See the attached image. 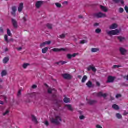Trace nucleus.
I'll list each match as a JSON object with an SVG mask.
<instances>
[{"instance_id":"nucleus-38","label":"nucleus","mask_w":128,"mask_h":128,"mask_svg":"<svg viewBox=\"0 0 128 128\" xmlns=\"http://www.w3.org/2000/svg\"><path fill=\"white\" fill-rule=\"evenodd\" d=\"M67 58L68 60H72V56L71 54H68Z\"/></svg>"},{"instance_id":"nucleus-21","label":"nucleus","mask_w":128,"mask_h":128,"mask_svg":"<svg viewBox=\"0 0 128 128\" xmlns=\"http://www.w3.org/2000/svg\"><path fill=\"white\" fill-rule=\"evenodd\" d=\"M65 108H68V110H70V112L74 111V109L72 108V105L70 104H66L65 106Z\"/></svg>"},{"instance_id":"nucleus-44","label":"nucleus","mask_w":128,"mask_h":128,"mask_svg":"<svg viewBox=\"0 0 128 128\" xmlns=\"http://www.w3.org/2000/svg\"><path fill=\"white\" fill-rule=\"evenodd\" d=\"M66 38V34H62L60 35V38Z\"/></svg>"},{"instance_id":"nucleus-42","label":"nucleus","mask_w":128,"mask_h":128,"mask_svg":"<svg viewBox=\"0 0 128 128\" xmlns=\"http://www.w3.org/2000/svg\"><path fill=\"white\" fill-rule=\"evenodd\" d=\"M122 96L120 94H118L116 96V98H122Z\"/></svg>"},{"instance_id":"nucleus-61","label":"nucleus","mask_w":128,"mask_h":128,"mask_svg":"<svg viewBox=\"0 0 128 128\" xmlns=\"http://www.w3.org/2000/svg\"><path fill=\"white\" fill-rule=\"evenodd\" d=\"M68 2H63V4H66L68 5Z\"/></svg>"},{"instance_id":"nucleus-51","label":"nucleus","mask_w":128,"mask_h":128,"mask_svg":"<svg viewBox=\"0 0 128 128\" xmlns=\"http://www.w3.org/2000/svg\"><path fill=\"white\" fill-rule=\"evenodd\" d=\"M22 95V90H19L18 94V96H20Z\"/></svg>"},{"instance_id":"nucleus-22","label":"nucleus","mask_w":128,"mask_h":128,"mask_svg":"<svg viewBox=\"0 0 128 128\" xmlns=\"http://www.w3.org/2000/svg\"><path fill=\"white\" fill-rule=\"evenodd\" d=\"M110 30H116V28H118V24H114L110 26Z\"/></svg>"},{"instance_id":"nucleus-23","label":"nucleus","mask_w":128,"mask_h":128,"mask_svg":"<svg viewBox=\"0 0 128 128\" xmlns=\"http://www.w3.org/2000/svg\"><path fill=\"white\" fill-rule=\"evenodd\" d=\"M64 101L65 104H68V102H70V99L68 98H65L64 100Z\"/></svg>"},{"instance_id":"nucleus-34","label":"nucleus","mask_w":128,"mask_h":128,"mask_svg":"<svg viewBox=\"0 0 128 128\" xmlns=\"http://www.w3.org/2000/svg\"><path fill=\"white\" fill-rule=\"evenodd\" d=\"M28 66H30V64H23V68L26 69V68H28Z\"/></svg>"},{"instance_id":"nucleus-24","label":"nucleus","mask_w":128,"mask_h":128,"mask_svg":"<svg viewBox=\"0 0 128 128\" xmlns=\"http://www.w3.org/2000/svg\"><path fill=\"white\" fill-rule=\"evenodd\" d=\"M86 80H88V76H84L82 80V84H84L86 82Z\"/></svg>"},{"instance_id":"nucleus-55","label":"nucleus","mask_w":128,"mask_h":128,"mask_svg":"<svg viewBox=\"0 0 128 128\" xmlns=\"http://www.w3.org/2000/svg\"><path fill=\"white\" fill-rule=\"evenodd\" d=\"M96 84L97 86H98V87L100 86V82H96Z\"/></svg>"},{"instance_id":"nucleus-39","label":"nucleus","mask_w":128,"mask_h":128,"mask_svg":"<svg viewBox=\"0 0 128 128\" xmlns=\"http://www.w3.org/2000/svg\"><path fill=\"white\" fill-rule=\"evenodd\" d=\"M34 96V94H28V98H32Z\"/></svg>"},{"instance_id":"nucleus-48","label":"nucleus","mask_w":128,"mask_h":128,"mask_svg":"<svg viewBox=\"0 0 128 128\" xmlns=\"http://www.w3.org/2000/svg\"><path fill=\"white\" fill-rule=\"evenodd\" d=\"M4 28H0V34H4Z\"/></svg>"},{"instance_id":"nucleus-50","label":"nucleus","mask_w":128,"mask_h":128,"mask_svg":"<svg viewBox=\"0 0 128 128\" xmlns=\"http://www.w3.org/2000/svg\"><path fill=\"white\" fill-rule=\"evenodd\" d=\"M46 46V42H44L43 44H41L40 45V48H44V46Z\"/></svg>"},{"instance_id":"nucleus-19","label":"nucleus","mask_w":128,"mask_h":128,"mask_svg":"<svg viewBox=\"0 0 128 128\" xmlns=\"http://www.w3.org/2000/svg\"><path fill=\"white\" fill-rule=\"evenodd\" d=\"M86 86L89 88H94V86L92 85V82L90 81H88L87 84H86Z\"/></svg>"},{"instance_id":"nucleus-18","label":"nucleus","mask_w":128,"mask_h":128,"mask_svg":"<svg viewBox=\"0 0 128 128\" xmlns=\"http://www.w3.org/2000/svg\"><path fill=\"white\" fill-rule=\"evenodd\" d=\"M118 40H119L120 42H122L126 40V38L124 37H122V36H119L117 37Z\"/></svg>"},{"instance_id":"nucleus-57","label":"nucleus","mask_w":128,"mask_h":128,"mask_svg":"<svg viewBox=\"0 0 128 128\" xmlns=\"http://www.w3.org/2000/svg\"><path fill=\"white\" fill-rule=\"evenodd\" d=\"M128 113L126 112V111H124V113L123 114V116H128Z\"/></svg>"},{"instance_id":"nucleus-27","label":"nucleus","mask_w":128,"mask_h":128,"mask_svg":"<svg viewBox=\"0 0 128 128\" xmlns=\"http://www.w3.org/2000/svg\"><path fill=\"white\" fill-rule=\"evenodd\" d=\"M48 48L46 47L42 50V54H46V52H48Z\"/></svg>"},{"instance_id":"nucleus-35","label":"nucleus","mask_w":128,"mask_h":128,"mask_svg":"<svg viewBox=\"0 0 128 128\" xmlns=\"http://www.w3.org/2000/svg\"><path fill=\"white\" fill-rule=\"evenodd\" d=\"M7 34L9 36H12V34L10 29H7Z\"/></svg>"},{"instance_id":"nucleus-47","label":"nucleus","mask_w":128,"mask_h":128,"mask_svg":"<svg viewBox=\"0 0 128 128\" xmlns=\"http://www.w3.org/2000/svg\"><path fill=\"white\" fill-rule=\"evenodd\" d=\"M44 124L46 126H50V123L47 120L45 121Z\"/></svg>"},{"instance_id":"nucleus-15","label":"nucleus","mask_w":128,"mask_h":128,"mask_svg":"<svg viewBox=\"0 0 128 128\" xmlns=\"http://www.w3.org/2000/svg\"><path fill=\"white\" fill-rule=\"evenodd\" d=\"M97 96L99 97L102 96V98H106L108 96V94H103L102 92H100L98 94Z\"/></svg>"},{"instance_id":"nucleus-41","label":"nucleus","mask_w":128,"mask_h":128,"mask_svg":"<svg viewBox=\"0 0 128 128\" xmlns=\"http://www.w3.org/2000/svg\"><path fill=\"white\" fill-rule=\"evenodd\" d=\"M60 66H64V64H66V62H64V61H60Z\"/></svg>"},{"instance_id":"nucleus-4","label":"nucleus","mask_w":128,"mask_h":128,"mask_svg":"<svg viewBox=\"0 0 128 128\" xmlns=\"http://www.w3.org/2000/svg\"><path fill=\"white\" fill-rule=\"evenodd\" d=\"M86 100L88 102V104L90 106H94L98 104V100H92L90 99H86Z\"/></svg>"},{"instance_id":"nucleus-33","label":"nucleus","mask_w":128,"mask_h":128,"mask_svg":"<svg viewBox=\"0 0 128 128\" xmlns=\"http://www.w3.org/2000/svg\"><path fill=\"white\" fill-rule=\"evenodd\" d=\"M5 40L8 44L10 42V41L8 40V35H5L4 36Z\"/></svg>"},{"instance_id":"nucleus-16","label":"nucleus","mask_w":128,"mask_h":128,"mask_svg":"<svg viewBox=\"0 0 128 128\" xmlns=\"http://www.w3.org/2000/svg\"><path fill=\"white\" fill-rule=\"evenodd\" d=\"M24 10V3H20L18 8V11L19 12H22Z\"/></svg>"},{"instance_id":"nucleus-43","label":"nucleus","mask_w":128,"mask_h":128,"mask_svg":"<svg viewBox=\"0 0 128 128\" xmlns=\"http://www.w3.org/2000/svg\"><path fill=\"white\" fill-rule=\"evenodd\" d=\"M8 114H10V110H7L4 114L3 116H6Z\"/></svg>"},{"instance_id":"nucleus-40","label":"nucleus","mask_w":128,"mask_h":128,"mask_svg":"<svg viewBox=\"0 0 128 128\" xmlns=\"http://www.w3.org/2000/svg\"><path fill=\"white\" fill-rule=\"evenodd\" d=\"M116 116H117L118 118H119V119L122 118V116L120 114H117Z\"/></svg>"},{"instance_id":"nucleus-25","label":"nucleus","mask_w":128,"mask_h":128,"mask_svg":"<svg viewBox=\"0 0 128 128\" xmlns=\"http://www.w3.org/2000/svg\"><path fill=\"white\" fill-rule=\"evenodd\" d=\"M100 52V49L98 48H92V52Z\"/></svg>"},{"instance_id":"nucleus-9","label":"nucleus","mask_w":128,"mask_h":128,"mask_svg":"<svg viewBox=\"0 0 128 128\" xmlns=\"http://www.w3.org/2000/svg\"><path fill=\"white\" fill-rule=\"evenodd\" d=\"M52 50L54 52H66V49H64V48H61L60 49L54 48Z\"/></svg>"},{"instance_id":"nucleus-1","label":"nucleus","mask_w":128,"mask_h":128,"mask_svg":"<svg viewBox=\"0 0 128 128\" xmlns=\"http://www.w3.org/2000/svg\"><path fill=\"white\" fill-rule=\"evenodd\" d=\"M50 122L51 124H56V126H59V124H60V122H62V118H60V116H55V118H50Z\"/></svg>"},{"instance_id":"nucleus-53","label":"nucleus","mask_w":128,"mask_h":128,"mask_svg":"<svg viewBox=\"0 0 128 128\" xmlns=\"http://www.w3.org/2000/svg\"><path fill=\"white\" fill-rule=\"evenodd\" d=\"M120 68V66L116 65L113 66V68Z\"/></svg>"},{"instance_id":"nucleus-30","label":"nucleus","mask_w":128,"mask_h":128,"mask_svg":"<svg viewBox=\"0 0 128 128\" xmlns=\"http://www.w3.org/2000/svg\"><path fill=\"white\" fill-rule=\"evenodd\" d=\"M46 26L48 30H52V24H47Z\"/></svg>"},{"instance_id":"nucleus-56","label":"nucleus","mask_w":128,"mask_h":128,"mask_svg":"<svg viewBox=\"0 0 128 128\" xmlns=\"http://www.w3.org/2000/svg\"><path fill=\"white\" fill-rule=\"evenodd\" d=\"M76 56H78V54H72V58H76Z\"/></svg>"},{"instance_id":"nucleus-13","label":"nucleus","mask_w":128,"mask_h":128,"mask_svg":"<svg viewBox=\"0 0 128 128\" xmlns=\"http://www.w3.org/2000/svg\"><path fill=\"white\" fill-rule=\"evenodd\" d=\"M120 52L121 53V54H122V56H125L126 54L128 52V50H126V49L122 48H120Z\"/></svg>"},{"instance_id":"nucleus-62","label":"nucleus","mask_w":128,"mask_h":128,"mask_svg":"<svg viewBox=\"0 0 128 128\" xmlns=\"http://www.w3.org/2000/svg\"><path fill=\"white\" fill-rule=\"evenodd\" d=\"M4 102H6V100H8V98L6 96H4Z\"/></svg>"},{"instance_id":"nucleus-5","label":"nucleus","mask_w":128,"mask_h":128,"mask_svg":"<svg viewBox=\"0 0 128 128\" xmlns=\"http://www.w3.org/2000/svg\"><path fill=\"white\" fill-rule=\"evenodd\" d=\"M64 80H70L72 78V76L68 74H64L62 75Z\"/></svg>"},{"instance_id":"nucleus-26","label":"nucleus","mask_w":128,"mask_h":128,"mask_svg":"<svg viewBox=\"0 0 128 128\" xmlns=\"http://www.w3.org/2000/svg\"><path fill=\"white\" fill-rule=\"evenodd\" d=\"M8 74V72L6 70H4L2 72V76H7Z\"/></svg>"},{"instance_id":"nucleus-3","label":"nucleus","mask_w":128,"mask_h":128,"mask_svg":"<svg viewBox=\"0 0 128 128\" xmlns=\"http://www.w3.org/2000/svg\"><path fill=\"white\" fill-rule=\"evenodd\" d=\"M118 34H120V30H118V29L107 32V34L110 36H116Z\"/></svg>"},{"instance_id":"nucleus-49","label":"nucleus","mask_w":128,"mask_h":128,"mask_svg":"<svg viewBox=\"0 0 128 128\" xmlns=\"http://www.w3.org/2000/svg\"><path fill=\"white\" fill-rule=\"evenodd\" d=\"M48 94H52V90L48 89Z\"/></svg>"},{"instance_id":"nucleus-8","label":"nucleus","mask_w":128,"mask_h":128,"mask_svg":"<svg viewBox=\"0 0 128 128\" xmlns=\"http://www.w3.org/2000/svg\"><path fill=\"white\" fill-rule=\"evenodd\" d=\"M114 2L118 4H120V2L121 4L124 6V0H113Z\"/></svg>"},{"instance_id":"nucleus-60","label":"nucleus","mask_w":128,"mask_h":128,"mask_svg":"<svg viewBox=\"0 0 128 128\" xmlns=\"http://www.w3.org/2000/svg\"><path fill=\"white\" fill-rule=\"evenodd\" d=\"M96 128H102V126H100V125H97L96 126Z\"/></svg>"},{"instance_id":"nucleus-17","label":"nucleus","mask_w":128,"mask_h":128,"mask_svg":"<svg viewBox=\"0 0 128 128\" xmlns=\"http://www.w3.org/2000/svg\"><path fill=\"white\" fill-rule=\"evenodd\" d=\"M92 72H96V69L94 68V67H92V66H90L88 68V72H90V70H92Z\"/></svg>"},{"instance_id":"nucleus-20","label":"nucleus","mask_w":128,"mask_h":128,"mask_svg":"<svg viewBox=\"0 0 128 128\" xmlns=\"http://www.w3.org/2000/svg\"><path fill=\"white\" fill-rule=\"evenodd\" d=\"M10 61V57H6L4 60H3V64H6L8 62Z\"/></svg>"},{"instance_id":"nucleus-2","label":"nucleus","mask_w":128,"mask_h":128,"mask_svg":"<svg viewBox=\"0 0 128 128\" xmlns=\"http://www.w3.org/2000/svg\"><path fill=\"white\" fill-rule=\"evenodd\" d=\"M94 18H106V14L102 12L96 13L93 14Z\"/></svg>"},{"instance_id":"nucleus-46","label":"nucleus","mask_w":128,"mask_h":128,"mask_svg":"<svg viewBox=\"0 0 128 128\" xmlns=\"http://www.w3.org/2000/svg\"><path fill=\"white\" fill-rule=\"evenodd\" d=\"M46 43V44L48 45V46H50V44H52V42L51 41H48V42H45Z\"/></svg>"},{"instance_id":"nucleus-59","label":"nucleus","mask_w":128,"mask_h":128,"mask_svg":"<svg viewBox=\"0 0 128 128\" xmlns=\"http://www.w3.org/2000/svg\"><path fill=\"white\" fill-rule=\"evenodd\" d=\"M16 49L18 50H22V48L20 47L18 48H17Z\"/></svg>"},{"instance_id":"nucleus-7","label":"nucleus","mask_w":128,"mask_h":128,"mask_svg":"<svg viewBox=\"0 0 128 128\" xmlns=\"http://www.w3.org/2000/svg\"><path fill=\"white\" fill-rule=\"evenodd\" d=\"M12 22L14 28H18V22H16V20L14 18L12 19Z\"/></svg>"},{"instance_id":"nucleus-6","label":"nucleus","mask_w":128,"mask_h":128,"mask_svg":"<svg viewBox=\"0 0 128 128\" xmlns=\"http://www.w3.org/2000/svg\"><path fill=\"white\" fill-rule=\"evenodd\" d=\"M114 80H116V77H113L112 76H108L106 83L110 84L112 82H114Z\"/></svg>"},{"instance_id":"nucleus-29","label":"nucleus","mask_w":128,"mask_h":128,"mask_svg":"<svg viewBox=\"0 0 128 128\" xmlns=\"http://www.w3.org/2000/svg\"><path fill=\"white\" fill-rule=\"evenodd\" d=\"M88 40H82L80 41V44H88Z\"/></svg>"},{"instance_id":"nucleus-63","label":"nucleus","mask_w":128,"mask_h":128,"mask_svg":"<svg viewBox=\"0 0 128 128\" xmlns=\"http://www.w3.org/2000/svg\"><path fill=\"white\" fill-rule=\"evenodd\" d=\"M78 18H80V19L84 18V17L82 16H78Z\"/></svg>"},{"instance_id":"nucleus-36","label":"nucleus","mask_w":128,"mask_h":128,"mask_svg":"<svg viewBox=\"0 0 128 128\" xmlns=\"http://www.w3.org/2000/svg\"><path fill=\"white\" fill-rule=\"evenodd\" d=\"M96 34H100V32H102V30H100V28H98L96 30Z\"/></svg>"},{"instance_id":"nucleus-11","label":"nucleus","mask_w":128,"mask_h":128,"mask_svg":"<svg viewBox=\"0 0 128 128\" xmlns=\"http://www.w3.org/2000/svg\"><path fill=\"white\" fill-rule=\"evenodd\" d=\"M31 117L32 118V122H34L36 124H38V119L36 118V117L34 115H32Z\"/></svg>"},{"instance_id":"nucleus-37","label":"nucleus","mask_w":128,"mask_h":128,"mask_svg":"<svg viewBox=\"0 0 128 128\" xmlns=\"http://www.w3.org/2000/svg\"><path fill=\"white\" fill-rule=\"evenodd\" d=\"M56 6L58 8H62V5L60 3H56Z\"/></svg>"},{"instance_id":"nucleus-58","label":"nucleus","mask_w":128,"mask_h":128,"mask_svg":"<svg viewBox=\"0 0 128 128\" xmlns=\"http://www.w3.org/2000/svg\"><path fill=\"white\" fill-rule=\"evenodd\" d=\"M100 26V24H98V23H96L94 24V26Z\"/></svg>"},{"instance_id":"nucleus-14","label":"nucleus","mask_w":128,"mask_h":128,"mask_svg":"<svg viewBox=\"0 0 128 128\" xmlns=\"http://www.w3.org/2000/svg\"><path fill=\"white\" fill-rule=\"evenodd\" d=\"M100 6L102 12H108V8L106 6H104L102 5H100Z\"/></svg>"},{"instance_id":"nucleus-12","label":"nucleus","mask_w":128,"mask_h":128,"mask_svg":"<svg viewBox=\"0 0 128 128\" xmlns=\"http://www.w3.org/2000/svg\"><path fill=\"white\" fill-rule=\"evenodd\" d=\"M16 6L12 7V12L11 14L14 17H16Z\"/></svg>"},{"instance_id":"nucleus-52","label":"nucleus","mask_w":128,"mask_h":128,"mask_svg":"<svg viewBox=\"0 0 128 128\" xmlns=\"http://www.w3.org/2000/svg\"><path fill=\"white\" fill-rule=\"evenodd\" d=\"M124 8H125V10H126V12L127 14H128V6H126Z\"/></svg>"},{"instance_id":"nucleus-31","label":"nucleus","mask_w":128,"mask_h":128,"mask_svg":"<svg viewBox=\"0 0 128 128\" xmlns=\"http://www.w3.org/2000/svg\"><path fill=\"white\" fill-rule=\"evenodd\" d=\"M28 18V15L25 14V16H24L22 18V20H23L24 22H28V19L26 18Z\"/></svg>"},{"instance_id":"nucleus-28","label":"nucleus","mask_w":128,"mask_h":128,"mask_svg":"<svg viewBox=\"0 0 128 128\" xmlns=\"http://www.w3.org/2000/svg\"><path fill=\"white\" fill-rule=\"evenodd\" d=\"M112 108H114V110H120V107L116 104H114L112 106Z\"/></svg>"},{"instance_id":"nucleus-10","label":"nucleus","mask_w":128,"mask_h":128,"mask_svg":"<svg viewBox=\"0 0 128 128\" xmlns=\"http://www.w3.org/2000/svg\"><path fill=\"white\" fill-rule=\"evenodd\" d=\"M42 4H44V1H38L36 2V8H40Z\"/></svg>"},{"instance_id":"nucleus-32","label":"nucleus","mask_w":128,"mask_h":128,"mask_svg":"<svg viewBox=\"0 0 128 128\" xmlns=\"http://www.w3.org/2000/svg\"><path fill=\"white\" fill-rule=\"evenodd\" d=\"M118 12L120 14H123V12H124V10L122 8H119Z\"/></svg>"},{"instance_id":"nucleus-45","label":"nucleus","mask_w":128,"mask_h":128,"mask_svg":"<svg viewBox=\"0 0 128 128\" xmlns=\"http://www.w3.org/2000/svg\"><path fill=\"white\" fill-rule=\"evenodd\" d=\"M86 118V117L84 116H80V119L82 120H84Z\"/></svg>"},{"instance_id":"nucleus-64","label":"nucleus","mask_w":128,"mask_h":128,"mask_svg":"<svg viewBox=\"0 0 128 128\" xmlns=\"http://www.w3.org/2000/svg\"><path fill=\"white\" fill-rule=\"evenodd\" d=\"M56 64H58V66H60V62H56Z\"/></svg>"},{"instance_id":"nucleus-54","label":"nucleus","mask_w":128,"mask_h":128,"mask_svg":"<svg viewBox=\"0 0 128 128\" xmlns=\"http://www.w3.org/2000/svg\"><path fill=\"white\" fill-rule=\"evenodd\" d=\"M36 88H38V86L36 85H33L32 86V88H33L34 90Z\"/></svg>"}]
</instances>
